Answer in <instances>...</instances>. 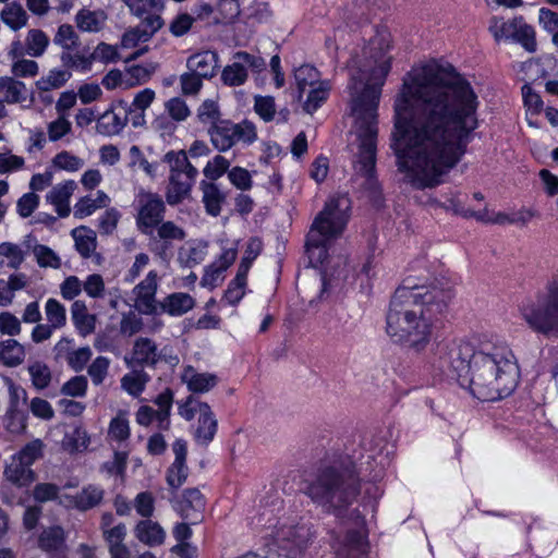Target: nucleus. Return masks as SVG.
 <instances>
[{"label": "nucleus", "instance_id": "nucleus-34", "mask_svg": "<svg viewBox=\"0 0 558 558\" xmlns=\"http://www.w3.org/2000/svg\"><path fill=\"white\" fill-rule=\"evenodd\" d=\"M104 489L95 485L84 487L74 497V505L82 511L97 507L104 499Z\"/></svg>", "mask_w": 558, "mask_h": 558}, {"label": "nucleus", "instance_id": "nucleus-11", "mask_svg": "<svg viewBox=\"0 0 558 558\" xmlns=\"http://www.w3.org/2000/svg\"><path fill=\"white\" fill-rule=\"evenodd\" d=\"M136 210L137 229L145 235H151L163 221L166 205L159 194L141 190L136 196Z\"/></svg>", "mask_w": 558, "mask_h": 558}, {"label": "nucleus", "instance_id": "nucleus-64", "mask_svg": "<svg viewBox=\"0 0 558 558\" xmlns=\"http://www.w3.org/2000/svg\"><path fill=\"white\" fill-rule=\"evenodd\" d=\"M22 327L19 318L10 312L0 313V332L8 336H19Z\"/></svg>", "mask_w": 558, "mask_h": 558}, {"label": "nucleus", "instance_id": "nucleus-49", "mask_svg": "<svg viewBox=\"0 0 558 558\" xmlns=\"http://www.w3.org/2000/svg\"><path fill=\"white\" fill-rule=\"evenodd\" d=\"M52 165L60 170L75 172L84 166V160L66 150H63L53 157Z\"/></svg>", "mask_w": 558, "mask_h": 558}, {"label": "nucleus", "instance_id": "nucleus-19", "mask_svg": "<svg viewBox=\"0 0 558 558\" xmlns=\"http://www.w3.org/2000/svg\"><path fill=\"white\" fill-rule=\"evenodd\" d=\"M196 177L190 173L184 175H169V183L166 191V201L169 205L175 206L189 197Z\"/></svg>", "mask_w": 558, "mask_h": 558}, {"label": "nucleus", "instance_id": "nucleus-9", "mask_svg": "<svg viewBox=\"0 0 558 558\" xmlns=\"http://www.w3.org/2000/svg\"><path fill=\"white\" fill-rule=\"evenodd\" d=\"M280 555L287 558H298L306 549L311 537V529L305 523L280 522L271 532Z\"/></svg>", "mask_w": 558, "mask_h": 558}, {"label": "nucleus", "instance_id": "nucleus-41", "mask_svg": "<svg viewBox=\"0 0 558 558\" xmlns=\"http://www.w3.org/2000/svg\"><path fill=\"white\" fill-rule=\"evenodd\" d=\"M48 324L56 329H61L66 324V311L63 304L56 299H48L45 305Z\"/></svg>", "mask_w": 558, "mask_h": 558}, {"label": "nucleus", "instance_id": "nucleus-28", "mask_svg": "<svg viewBox=\"0 0 558 558\" xmlns=\"http://www.w3.org/2000/svg\"><path fill=\"white\" fill-rule=\"evenodd\" d=\"M136 537L148 546L161 545L166 533L163 529L150 520L141 521L135 527Z\"/></svg>", "mask_w": 558, "mask_h": 558}, {"label": "nucleus", "instance_id": "nucleus-27", "mask_svg": "<svg viewBox=\"0 0 558 558\" xmlns=\"http://www.w3.org/2000/svg\"><path fill=\"white\" fill-rule=\"evenodd\" d=\"M25 349L17 340L0 341V363L8 367H16L24 362Z\"/></svg>", "mask_w": 558, "mask_h": 558}, {"label": "nucleus", "instance_id": "nucleus-3", "mask_svg": "<svg viewBox=\"0 0 558 558\" xmlns=\"http://www.w3.org/2000/svg\"><path fill=\"white\" fill-rule=\"evenodd\" d=\"M454 296L449 282L411 284L409 279L395 291L386 315L387 333L415 352L425 350L435 322L442 317Z\"/></svg>", "mask_w": 558, "mask_h": 558}, {"label": "nucleus", "instance_id": "nucleus-14", "mask_svg": "<svg viewBox=\"0 0 558 558\" xmlns=\"http://www.w3.org/2000/svg\"><path fill=\"white\" fill-rule=\"evenodd\" d=\"M125 101L120 100L112 105L97 119L96 130L105 136L119 134L128 123Z\"/></svg>", "mask_w": 558, "mask_h": 558}, {"label": "nucleus", "instance_id": "nucleus-39", "mask_svg": "<svg viewBox=\"0 0 558 558\" xmlns=\"http://www.w3.org/2000/svg\"><path fill=\"white\" fill-rule=\"evenodd\" d=\"M71 78V72L68 70L53 69L36 82L38 89L48 92L63 86Z\"/></svg>", "mask_w": 558, "mask_h": 558}, {"label": "nucleus", "instance_id": "nucleus-53", "mask_svg": "<svg viewBox=\"0 0 558 558\" xmlns=\"http://www.w3.org/2000/svg\"><path fill=\"white\" fill-rule=\"evenodd\" d=\"M344 546L350 554L356 555H364L368 549L366 536L360 531H349L345 536Z\"/></svg>", "mask_w": 558, "mask_h": 558}, {"label": "nucleus", "instance_id": "nucleus-22", "mask_svg": "<svg viewBox=\"0 0 558 558\" xmlns=\"http://www.w3.org/2000/svg\"><path fill=\"white\" fill-rule=\"evenodd\" d=\"M195 306V300L189 293L174 292L167 295L158 305V311L170 316H182Z\"/></svg>", "mask_w": 558, "mask_h": 558}, {"label": "nucleus", "instance_id": "nucleus-33", "mask_svg": "<svg viewBox=\"0 0 558 558\" xmlns=\"http://www.w3.org/2000/svg\"><path fill=\"white\" fill-rule=\"evenodd\" d=\"M206 253L207 243L198 242L189 247H181L178 260L182 267L193 268L205 259Z\"/></svg>", "mask_w": 558, "mask_h": 558}, {"label": "nucleus", "instance_id": "nucleus-47", "mask_svg": "<svg viewBox=\"0 0 558 558\" xmlns=\"http://www.w3.org/2000/svg\"><path fill=\"white\" fill-rule=\"evenodd\" d=\"M62 65L65 70L75 69L78 71H89L92 69L90 57L81 53H71L70 51H63L60 56Z\"/></svg>", "mask_w": 558, "mask_h": 558}, {"label": "nucleus", "instance_id": "nucleus-24", "mask_svg": "<svg viewBox=\"0 0 558 558\" xmlns=\"http://www.w3.org/2000/svg\"><path fill=\"white\" fill-rule=\"evenodd\" d=\"M27 98L25 84L11 76L0 77V99L9 105L20 104Z\"/></svg>", "mask_w": 558, "mask_h": 558}, {"label": "nucleus", "instance_id": "nucleus-63", "mask_svg": "<svg viewBox=\"0 0 558 558\" xmlns=\"http://www.w3.org/2000/svg\"><path fill=\"white\" fill-rule=\"evenodd\" d=\"M228 178L230 182L239 190L247 191L252 187V177L245 168H232L228 172Z\"/></svg>", "mask_w": 558, "mask_h": 558}, {"label": "nucleus", "instance_id": "nucleus-5", "mask_svg": "<svg viewBox=\"0 0 558 558\" xmlns=\"http://www.w3.org/2000/svg\"><path fill=\"white\" fill-rule=\"evenodd\" d=\"M375 460L373 451L348 458V461L339 460L322 466L315 480L306 487V495L327 513L344 521L353 517L359 518V511H349L350 506L360 494L359 473L366 465L371 468V461Z\"/></svg>", "mask_w": 558, "mask_h": 558}, {"label": "nucleus", "instance_id": "nucleus-30", "mask_svg": "<svg viewBox=\"0 0 558 558\" xmlns=\"http://www.w3.org/2000/svg\"><path fill=\"white\" fill-rule=\"evenodd\" d=\"M473 398L481 402H495L513 393V387L495 389L490 386H462Z\"/></svg>", "mask_w": 558, "mask_h": 558}, {"label": "nucleus", "instance_id": "nucleus-59", "mask_svg": "<svg viewBox=\"0 0 558 558\" xmlns=\"http://www.w3.org/2000/svg\"><path fill=\"white\" fill-rule=\"evenodd\" d=\"M39 196L34 193L23 194L16 202V211L22 218H27L37 209L39 205Z\"/></svg>", "mask_w": 558, "mask_h": 558}, {"label": "nucleus", "instance_id": "nucleus-56", "mask_svg": "<svg viewBox=\"0 0 558 558\" xmlns=\"http://www.w3.org/2000/svg\"><path fill=\"white\" fill-rule=\"evenodd\" d=\"M92 355V349L86 345L71 351L65 362L74 372H81L84 369Z\"/></svg>", "mask_w": 558, "mask_h": 558}, {"label": "nucleus", "instance_id": "nucleus-6", "mask_svg": "<svg viewBox=\"0 0 558 558\" xmlns=\"http://www.w3.org/2000/svg\"><path fill=\"white\" fill-rule=\"evenodd\" d=\"M350 208V198L347 195H338L330 198L315 217L305 242L311 263L323 264L326 260L327 245L343 232Z\"/></svg>", "mask_w": 558, "mask_h": 558}, {"label": "nucleus", "instance_id": "nucleus-12", "mask_svg": "<svg viewBox=\"0 0 558 558\" xmlns=\"http://www.w3.org/2000/svg\"><path fill=\"white\" fill-rule=\"evenodd\" d=\"M148 236L150 251L162 260H167L171 256L173 242L183 241L186 232L173 221L167 220L160 222L154 233Z\"/></svg>", "mask_w": 558, "mask_h": 558}, {"label": "nucleus", "instance_id": "nucleus-21", "mask_svg": "<svg viewBox=\"0 0 558 558\" xmlns=\"http://www.w3.org/2000/svg\"><path fill=\"white\" fill-rule=\"evenodd\" d=\"M108 15L104 10L81 9L75 17L76 27L84 33H99L106 26Z\"/></svg>", "mask_w": 558, "mask_h": 558}, {"label": "nucleus", "instance_id": "nucleus-52", "mask_svg": "<svg viewBox=\"0 0 558 558\" xmlns=\"http://www.w3.org/2000/svg\"><path fill=\"white\" fill-rule=\"evenodd\" d=\"M229 167H230V161L227 158H225L221 155H216L213 158V160L207 162L203 172L207 179H209L211 181H216L221 175H223L225 172H227Z\"/></svg>", "mask_w": 558, "mask_h": 558}, {"label": "nucleus", "instance_id": "nucleus-16", "mask_svg": "<svg viewBox=\"0 0 558 558\" xmlns=\"http://www.w3.org/2000/svg\"><path fill=\"white\" fill-rule=\"evenodd\" d=\"M76 189V183L73 180H68L63 183L57 184L47 194L46 199L54 206L57 214L61 218L70 215V198Z\"/></svg>", "mask_w": 558, "mask_h": 558}, {"label": "nucleus", "instance_id": "nucleus-50", "mask_svg": "<svg viewBox=\"0 0 558 558\" xmlns=\"http://www.w3.org/2000/svg\"><path fill=\"white\" fill-rule=\"evenodd\" d=\"M471 216H474L476 219L478 220H482V221H487V222H492V223H497V225H506V223H518V222H522L523 225L526 223L530 218L532 217L531 213H519L514 216H509L505 213H498L495 215L494 218H489V219H486L484 217L483 214L481 213H471Z\"/></svg>", "mask_w": 558, "mask_h": 558}, {"label": "nucleus", "instance_id": "nucleus-36", "mask_svg": "<svg viewBox=\"0 0 558 558\" xmlns=\"http://www.w3.org/2000/svg\"><path fill=\"white\" fill-rule=\"evenodd\" d=\"M49 45L48 36L41 29H31L25 39L26 53L37 58L45 53Z\"/></svg>", "mask_w": 558, "mask_h": 558}, {"label": "nucleus", "instance_id": "nucleus-17", "mask_svg": "<svg viewBox=\"0 0 558 558\" xmlns=\"http://www.w3.org/2000/svg\"><path fill=\"white\" fill-rule=\"evenodd\" d=\"M219 57L215 51L205 50L190 56L186 68L204 78H210L219 66Z\"/></svg>", "mask_w": 558, "mask_h": 558}, {"label": "nucleus", "instance_id": "nucleus-38", "mask_svg": "<svg viewBox=\"0 0 558 558\" xmlns=\"http://www.w3.org/2000/svg\"><path fill=\"white\" fill-rule=\"evenodd\" d=\"M122 2L136 17H143L149 12H162L165 10L163 0H122Z\"/></svg>", "mask_w": 558, "mask_h": 558}, {"label": "nucleus", "instance_id": "nucleus-4", "mask_svg": "<svg viewBox=\"0 0 558 558\" xmlns=\"http://www.w3.org/2000/svg\"><path fill=\"white\" fill-rule=\"evenodd\" d=\"M520 366L506 343H482L478 348L461 339L448 352L445 380L449 384H518Z\"/></svg>", "mask_w": 558, "mask_h": 558}, {"label": "nucleus", "instance_id": "nucleus-35", "mask_svg": "<svg viewBox=\"0 0 558 558\" xmlns=\"http://www.w3.org/2000/svg\"><path fill=\"white\" fill-rule=\"evenodd\" d=\"M329 90L330 86L327 81L319 82L317 85L311 87L303 105L304 111L310 114L314 113L327 100Z\"/></svg>", "mask_w": 558, "mask_h": 558}, {"label": "nucleus", "instance_id": "nucleus-7", "mask_svg": "<svg viewBox=\"0 0 558 558\" xmlns=\"http://www.w3.org/2000/svg\"><path fill=\"white\" fill-rule=\"evenodd\" d=\"M520 314L533 331L558 337V276L547 283L545 290L526 299L520 306Z\"/></svg>", "mask_w": 558, "mask_h": 558}, {"label": "nucleus", "instance_id": "nucleus-61", "mask_svg": "<svg viewBox=\"0 0 558 558\" xmlns=\"http://www.w3.org/2000/svg\"><path fill=\"white\" fill-rule=\"evenodd\" d=\"M203 78L193 71L185 72L180 76L181 89L184 95H195L203 86Z\"/></svg>", "mask_w": 558, "mask_h": 558}, {"label": "nucleus", "instance_id": "nucleus-26", "mask_svg": "<svg viewBox=\"0 0 558 558\" xmlns=\"http://www.w3.org/2000/svg\"><path fill=\"white\" fill-rule=\"evenodd\" d=\"M71 235L75 242V248L83 258H89L97 247L96 232L87 227H78L72 230Z\"/></svg>", "mask_w": 558, "mask_h": 558}, {"label": "nucleus", "instance_id": "nucleus-54", "mask_svg": "<svg viewBox=\"0 0 558 558\" xmlns=\"http://www.w3.org/2000/svg\"><path fill=\"white\" fill-rule=\"evenodd\" d=\"M255 112L265 121L274 120L276 114L275 99L271 96H256L254 99Z\"/></svg>", "mask_w": 558, "mask_h": 558}, {"label": "nucleus", "instance_id": "nucleus-31", "mask_svg": "<svg viewBox=\"0 0 558 558\" xmlns=\"http://www.w3.org/2000/svg\"><path fill=\"white\" fill-rule=\"evenodd\" d=\"M0 19L12 31H19L26 26L28 15L20 3L11 2L2 9Z\"/></svg>", "mask_w": 558, "mask_h": 558}, {"label": "nucleus", "instance_id": "nucleus-2", "mask_svg": "<svg viewBox=\"0 0 558 558\" xmlns=\"http://www.w3.org/2000/svg\"><path fill=\"white\" fill-rule=\"evenodd\" d=\"M388 34H378L364 49L365 63L351 71L349 84L351 113L354 117V134L357 151L354 155V169L365 178L367 189H377L376 151L378 121L377 110L381 87L391 69Z\"/></svg>", "mask_w": 558, "mask_h": 558}, {"label": "nucleus", "instance_id": "nucleus-57", "mask_svg": "<svg viewBox=\"0 0 558 558\" xmlns=\"http://www.w3.org/2000/svg\"><path fill=\"white\" fill-rule=\"evenodd\" d=\"M71 129L72 125L68 118L59 114V117L47 126L49 141L57 142L61 140L71 132Z\"/></svg>", "mask_w": 558, "mask_h": 558}, {"label": "nucleus", "instance_id": "nucleus-62", "mask_svg": "<svg viewBox=\"0 0 558 558\" xmlns=\"http://www.w3.org/2000/svg\"><path fill=\"white\" fill-rule=\"evenodd\" d=\"M85 293L93 299H99L105 293V282L99 274L89 275L84 282H82Z\"/></svg>", "mask_w": 558, "mask_h": 558}, {"label": "nucleus", "instance_id": "nucleus-20", "mask_svg": "<svg viewBox=\"0 0 558 558\" xmlns=\"http://www.w3.org/2000/svg\"><path fill=\"white\" fill-rule=\"evenodd\" d=\"M198 414L195 439L198 444L207 446L215 437L218 423L207 403H198Z\"/></svg>", "mask_w": 558, "mask_h": 558}, {"label": "nucleus", "instance_id": "nucleus-15", "mask_svg": "<svg viewBox=\"0 0 558 558\" xmlns=\"http://www.w3.org/2000/svg\"><path fill=\"white\" fill-rule=\"evenodd\" d=\"M173 508L184 520L196 524L203 519L204 497L196 488L185 489L180 500H173Z\"/></svg>", "mask_w": 558, "mask_h": 558}, {"label": "nucleus", "instance_id": "nucleus-29", "mask_svg": "<svg viewBox=\"0 0 558 558\" xmlns=\"http://www.w3.org/2000/svg\"><path fill=\"white\" fill-rule=\"evenodd\" d=\"M201 190L203 192V203L205 205L206 213L210 216L217 217L221 211V204L225 201V195L218 185L213 182L203 181L201 183Z\"/></svg>", "mask_w": 558, "mask_h": 558}, {"label": "nucleus", "instance_id": "nucleus-51", "mask_svg": "<svg viewBox=\"0 0 558 558\" xmlns=\"http://www.w3.org/2000/svg\"><path fill=\"white\" fill-rule=\"evenodd\" d=\"M34 254L40 267L58 269L61 266L60 257L46 245H36L34 248Z\"/></svg>", "mask_w": 558, "mask_h": 558}, {"label": "nucleus", "instance_id": "nucleus-46", "mask_svg": "<svg viewBox=\"0 0 558 558\" xmlns=\"http://www.w3.org/2000/svg\"><path fill=\"white\" fill-rule=\"evenodd\" d=\"M518 23H520L519 17H514L513 20L506 22L502 19L494 16L490 21L489 31L497 41L504 38H512Z\"/></svg>", "mask_w": 558, "mask_h": 558}, {"label": "nucleus", "instance_id": "nucleus-37", "mask_svg": "<svg viewBox=\"0 0 558 558\" xmlns=\"http://www.w3.org/2000/svg\"><path fill=\"white\" fill-rule=\"evenodd\" d=\"M247 80V70L241 60L234 59L232 64L227 65L221 73V81L228 86L243 85Z\"/></svg>", "mask_w": 558, "mask_h": 558}, {"label": "nucleus", "instance_id": "nucleus-1", "mask_svg": "<svg viewBox=\"0 0 558 558\" xmlns=\"http://www.w3.org/2000/svg\"><path fill=\"white\" fill-rule=\"evenodd\" d=\"M478 97L453 66L428 63L407 74L390 135L397 167L418 190L442 183L478 128Z\"/></svg>", "mask_w": 558, "mask_h": 558}, {"label": "nucleus", "instance_id": "nucleus-42", "mask_svg": "<svg viewBox=\"0 0 558 558\" xmlns=\"http://www.w3.org/2000/svg\"><path fill=\"white\" fill-rule=\"evenodd\" d=\"M64 532L60 526H52L43 531L39 537V546L44 550L58 551L63 547Z\"/></svg>", "mask_w": 558, "mask_h": 558}, {"label": "nucleus", "instance_id": "nucleus-18", "mask_svg": "<svg viewBox=\"0 0 558 558\" xmlns=\"http://www.w3.org/2000/svg\"><path fill=\"white\" fill-rule=\"evenodd\" d=\"M161 357V352L158 350L154 340L140 337L134 341L132 349L131 363L137 365L154 366Z\"/></svg>", "mask_w": 558, "mask_h": 558}, {"label": "nucleus", "instance_id": "nucleus-32", "mask_svg": "<svg viewBox=\"0 0 558 558\" xmlns=\"http://www.w3.org/2000/svg\"><path fill=\"white\" fill-rule=\"evenodd\" d=\"M109 202L108 195L104 191H97L96 197L84 196L74 206V217L82 219L90 216L98 208H102Z\"/></svg>", "mask_w": 558, "mask_h": 558}, {"label": "nucleus", "instance_id": "nucleus-10", "mask_svg": "<svg viewBox=\"0 0 558 558\" xmlns=\"http://www.w3.org/2000/svg\"><path fill=\"white\" fill-rule=\"evenodd\" d=\"M43 447V442L36 439L25 445L16 454L12 456L4 470L7 480L17 486L31 484L35 480V473L31 466L41 457Z\"/></svg>", "mask_w": 558, "mask_h": 558}, {"label": "nucleus", "instance_id": "nucleus-44", "mask_svg": "<svg viewBox=\"0 0 558 558\" xmlns=\"http://www.w3.org/2000/svg\"><path fill=\"white\" fill-rule=\"evenodd\" d=\"M294 77L298 85L299 90V99L302 98L303 93L306 87H313L319 83L318 81V71L308 64L302 65L294 72Z\"/></svg>", "mask_w": 558, "mask_h": 558}, {"label": "nucleus", "instance_id": "nucleus-13", "mask_svg": "<svg viewBox=\"0 0 558 558\" xmlns=\"http://www.w3.org/2000/svg\"><path fill=\"white\" fill-rule=\"evenodd\" d=\"M157 288L158 275L155 270H150L145 279L134 287L135 304L141 313L145 315L158 313L159 303L155 299Z\"/></svg>", "mask_w": 558, "mask_h": 558}, {"label": "nucleus", "instance_id": "nucleus-8", "mask_svg": "<svg viewBox=\"0 0 558 558\" xmlns=\"http://www.w3.org/2000/svg\"><path fill=\"white\" fill-rule=\"evenodd\" d=\"M213 146L227 151L239 143L251 145L257 140L256 126L248 120L234 123L230 120L214 121L207 131Z\"/></svg>", "mask_w": 558, "mask_h": 558}, {"label": "nucleus", "instance_id": "nucleus-43", "mask_svg": "<svg viewBox=\"0 0 558 558\" xmlns=\"http://www.w3.org/2000/svg\"><path fill=\"white\" fill-rule=\"evenodd\" d=\"M53 43L62 47L64 51H71L80 46V37L72 25L62 24L58 27Z\"/></svg>", "mask_w": 558, "mask_h": 558}, {"label": "nucleus", "instance_id": "nucleus-45", "mask_svg": "<svg viewBox=\"0 0 558 558\" xmlns=\"http://www.w3.org/2000/svg\"><path fill=\"white\" fill-rule=\"evenodd\" d=\"M89 437L84 428L74 425L70 432H66L63 445L71 451H82L88 446Z\"/></svg>", "mask_w": 558, "mask_h": 558}, {"label": "nucleus", "instance_id": "nucleus-48", "mask_svg": "<svg viewBox=\"0 0 558 558\" xmlns=\"http://www.w3.org/2000/svg\"><path fill=\"white\" fill-rule=\"evenodd\" d=\"M173 402V393L167 389L156 398V404L159 407L157 411V418L160 428L167 429L169 427L170 409Z\"/></svg>", "mask_w": 558, "mask_h": 558}, {"label": "nucleus", "instance_id": "nucleus-23", "mask_svg": "<svg viewBox=\"0 0 558 558\" xmlns=\"http://www.w3.org/2000/svg\"><path fill=\"white\" fill-rule=\"evenodd\" d=\"M71 318L77 332L86 337L95 331L96 316L88 313L84 301H74L71 306Z\"/></svg>", "mask_w": 558, "mask_h": 558}, {"label": "nucleus", "instance_id": "nucleus-55", "mask_svg": "<svg viewBox=\"0 0 558 558\" xmlns=\"http://www.w3.org/2000/svg\"><path fill=\"white\" fill-rule=\"evenodd\" d=\"M0 256L9 259L8 266L12 269H17L24 262V253L22 248L14 243L3 242L0 244Z\"/></svg>", "mask_w": 558, "mask_h": 558}, {"label": "nucleus", "instance_id": "nucleus-25", "mask_svg": "<svg viewBox=\"0 0 558 558\" xmlns=\"http://www.w3.org/2000/svg\"><path fill=\"white\" fill-rule=\"evenodd\" d=\"M163 162L169 165V175H184L191 174L197 177V169L189 161L187 155L184 150H170L165 154Z\"/></svg>", "mask_w": 558, "mask_h": 558}, {"label": "nucleus", "instance_id": "nucleus-40", "mask_svg": "<svg viewBox=\"0 0 558 558\" xmlns=\"http://www.w3.org/2000/svg\"><path fill=\"white\" fill-rule=\"evenodd\" d=\"M519 19L520 23L515 25L512 39L521 44L526 51L534 52L536 50L535 31L522 17Z\"/></svg>", "mask_w": 558, "mask_h": 558}, {"label": "nucleus", "instance_id": "nucleus-60", "mask_svg": "<svg viewBox=\"0 0 558 558\" xmlns=\"http://www.w3.org/2000/svg\"><path fill=\"white\" fill-rule=\"evenodd\" d=\"M165 107L170 118L178 122L186 120L191 114L186 102L179 97L169 99Z\"/></svg>", "mask_w": 558, "mask_h": 558}, {"label": "nucleus", "instance_id": "nucleus-58", "mask_svg": "<svg viewBox=\"0 0 558 558\" xmlns=\"http://www.w3.org/2000/svg\"><path fill=\"white\" fill-rule=\"evenodd\" d=\"M194 22L195 19L189 13H180L170 22L169 32L174 37H182L190 32Z\"/></svg>", "mask_w": 558, "mask_h": 558}]
</instances>
